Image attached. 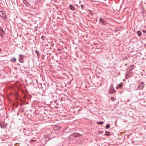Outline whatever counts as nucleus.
Returning <instances> with one entry per match:
<instances>
[{"label": "nucleus", "instance_id": "nucleus-14", "mask_svg": "<svg viewBox=\"0 0 146 146\" xmlns=\"http://www.w3.org/2000/svg\"><path fill=\"white\" fill-rule=\"evenodd\" d=\"M35 52L37 54V56L38 57V58H39V56L40 55V54H39V51H38V50H35Z\"/></svg>", "mask_w": 146, "mask_h": 146}, {"label": "nucleus", "instance_id": "nucleus-30", "mask_svg": "<svg viewBox=\"0 0 146 146\" xmlns=\"http://www.w3.org/2000/svg\"><path fill=\"white\" fill-rule=\"evenodd\" d=\"M34 141V140H31V141H32H32Z\"/></svg>", "mask_w": 146, "mask_h": 146}, {"label": "nucleus", "instance_id": "nucleus-11", "mask_svg": "<svg viewBox=\"0 0 146 146\" xmlns=\"http://www.w3.org/2000/svg\"><path fill=\"white\" fill-rule=\"evenodd\" d=\"M60 128V127L59 126H55L53 128L54 131H57L59 130Z\"/></svg>", "mask_w": 146, "mask_h": 146}, {"label": "nucleus", "instance_id": "nucleus-4", "mask_svg": "<svg viewBox=\"0 0 146 146\" xmlns=\"http://www.w3.org/2000/svg\"><path fill=\"white\" fill-rule=\"evenodd\" d=\"M72 136L74 137H78L81 136L80 135L77 133H74L71 134Z\"/></svg>", "mask_w": 146, "mask_h": 146}, {"label": "nucleus", "instance_id": "nucleus-33", "mask_svg": "<svg viewBox=\"0 0 146 146\" xmlns=\"http://www.w3.org/2000/svg\"><path fill=\"white\" fill-rule=\"evenodd\" d=\"M58 50H60V49H58Z\"/></svg>", "mask_w": 146, "mask_h": 146}, {"label": "nucleus", "instance_id": "nucleus-16", "mask_svg": "<svg viewBox=\"0 0 146 146\" xmlns=\"http://www.w3.org/2000/svg\"><path fill=\"white\" fill-rule=\"evenodd\" d=\"M110 125L109 124H108L106 125V129H108L110 127Z\"/></svg>", "mask_w": 146, "mask_h": 146}, {"label": "nucleus", "instance_id": "nucleus-5", "mask_svg": "<svg viewBox=\"0 0 146 146\" xmlns=\"http://www.w3.org/2000/svg\"><path fill=\"white\" fill-rule=\"evenodd\" d=\"M144 87V84L143 82H141L138 86V88L139 90L142 89Z\"/></svg>", "mask_w": 146, "mask_h": 146}, {"label": "nucleus", "instance_id": "nucleus-31", "mask_svg": "<svg viewBox=\"0 0 146 146\" xmlns=\"http://www.w3.org/2000/svg\"><path fill=\"white\" fill-rule=\"evenodd\" d=\"M1 49L0 48V52H1Z\"/></svg>", "mask_w": 146, "mask_h": 146}, {"label": "nucleus", "instance_id": "nucleus-17", "mask_svg": "<svg viewBox=\"0 0 146 146\" xmlns=\"http://www.w3.org/2000/svg\"><path fill=\"white\" fill-rule=\"evenodd\" d=\"M89 13L90 14L92 15H94V13L92 12L91 10H90L89 11Z\"/></svg>", "mask_w": 146, "mask_h": 146}, {"label": "nucleus", "instance_id": "nucleus-20", "mask_svg": "<svg viewBox=\"0 0 146 146\" xmlns=\"http://www.w3.org/2000/svg\"><path fill=\"white\" fill-rule=\"evenodd\" d=\"M103 132L102 131H98V133L100 134H102Z\"/></svg>", "mask_w": 146, "mask_h": 146}, {"label": "nucleus", "instance_id": "nucleus-19", "mask_svg": "<svg viewBox=\"0 0 146 146\" xmlns=\"http://www.w3.org/2000/svg\"><path fill=\"white\" fill-rule=\"evenodd\" d=\"M41 38L43 40H45V37L44 36H42L41 37Z\"/></svg>", "mask_w": 146, "mask_h": 146}, {"label": "nucleus", "instance_id": "nucleus-25", "mask_svg": "<svg viewBox=\"0 0 146 146\" xmlns=\"http://www.w3.org/2000/svg\"><path fill=\"white\" fill-rule=\"evenodd\" d=\"M142 32H143V33H146V31L145 30H143L142 31Z\"/></svg>", "mask_w": 146, "mask_h": 146}, {"label": "nucleus", "instance_id": "nucleus-15", "mask_svg": "<svg viewBox=\"0 0 146 146\" xmlns=\"http://www.w3.org/2000/svg\"><path fill=\"white\" fill-rule=\"evenodd\" d=\"M98 124L99 125H102L104 123V122L102 121H100L98 122Z\"/></svg>", "mask_w": 146, "mask_h": 146}, {"label": "nucleus", "instance_id": "nucleus-23", "mask_svg": "<svg viewBox=\"0 0 146 146\" xmlns=\"http://www.w3.org/2000/svg\"><path fill=\"white\" fill-rule=\"evenodd\" d=\"M0 35L1 37H3V36H4V34H3L2 33H0Z\"/></svg>", "mask_w": 146, "mask_h": 146}, {"label": "nucleus", "instance_id": "nucleus-32", "mask_svg": "<svg viewBox=\"0 0 146 146\" xmlns=\"http://www.w3.org/2000/svg\"><path fill=\"white\" fill-rule=\"evenodd\" d=\"M2 31H3V33H4V30H3V29H2Z\"/></svg>", "mask_w": 146, "mask_h": 146}, {"label": "nucleus", "instance_id": "nucleus-8", "mask_svg": "<svg viewBox=\"0 0 146 146\" xmlns=\"http://www.w3.org/2000/svg\"><path fill=\"white\" fill-rule=\"evenodd\" d=\"M134 65H131L130 66L127 68V72H130V71H131L133 68Z\"/></svg>", "mask_w": 146, "mask_h": 146}, {"label": "nucleus", "instance_id": "nucleus-22", "mask_svg": "<svg viewBox=\"0 0 146 146\" xmlns=\"http://www.w3.org/2000/svg\"><path fill=\"white\" fill-rule=\"evenodd\" d=\"M80 6H81V9H82V10H83V8L84 7V5H80Z\"/></svg>", "mask_w": 146, "mask_h": 146}, {"label": "nucleus", "instance_id": "nucleus-9", "mask_svg": "<svg viewBox=\"0 0 146 146\" xmlns=\"http://www.w3.org/2000/svg\"><path fill=\"white\" fill-rule=\"evenodd\" d=\"M69 7L70 9L72 11H75L76 10L75 8L72 5H70Z\"/></svg>", "mask_w": 146, "mask_h": 146}, {"label": "nucleus", "instance_id": "nucleus-24", "mask_svg": "<svg viewBox=\"0 0 146 146\" xmlns=\"http://www.w3.org/2000/svg\"><path fill=\"white\" fill-rule=\"evenodd\" d=\"M20 112V111H18V112H17V116H19V113Z\"/></svg>", "mask_w": 146, "mask_h": 146}, {"label": "nucleus", "instance_id": "nucleus-7", "mask_svg": "<svg viewBox=\"0 0 146 146\" xmlns=\"http://www.w3.org/2000/svg\"><path fill=\"white\" fill-rule=\"evenodd\" d=\"M0 16L3 18L5 19L6 16L5 13L2 11H0Z\"/></svg>", "mask_w": 146, "mask_h": 146}, {"label": "nucleus", "instance_id": "nucleus-28", "mask_svg": "<svg viewBox=\"0 0 146 146\" xmlns=\"http://www.w3.org/2000/svg\"><path fill=\"white\" fill-rule=\"evenodd\" d=\"M118 88H119L118 86H116V89H118Z\"/></svg>", "mask_w": 146, "mask_h": 146}, {"label": "nucleus", "instance_id": "nucleus-27", "mask_svg": "<svg viewBox=\"0 0 146 146\" xmlns=\"http://www.w3.org/2000/svg\"><path fill=\"white\" fill-rule=\"evenodd\" d=\"M41 1V0H37V1L38 2H40Z\"/></svg>", "mask_w": 146, "mask_h": 146}, {"label": "nucleus", "instance_id": "nucleus-18", "mask_svg": "<svg viewBox=\"0 0 146 146\" xmlns=\"http://www.w3.org/2000/svg\"><path fill=\"white\" fill-rule=\"evenodd\" d=\"M119 88H121L122 86V84L121 83L119 84L118 85Z\"/></svg>", "mask_w": 146, "mask_h": 146}, {"label": "nucleus", "instance_id": "nucleus-6", "mask_svg": "<svg viewBox=\"0 0 146 146\" xmlns=\"http://www.w3.org/2000/svg\"><path fill=\"white\" fill-rule=\"evenodd\" d=\"M115 92V90L112 87H111L109 90V93L111 94H113Z\"/></svg>", "mask_w": 146, "mask_h": 146}, {"label": "nucleus", "instance_id": "nucleus-26", "mask_svg": "<svg viewBox=\"0 0 146 146\" xmlns=\"http://www.w3.org/2000/svg\"><path fill=\"white\" fill-rule=\"evenodd\" d=\"M17 65H18V66H19L20 65V64L19 63H18L17 64Z\"/></svg>", "mask_w": 146, "mask_h": 146}, {"label": "nucleus", "instance_id": "nucleus-13", "mask_svg": "<svg viewBox=\"0 0 146 146\" xmlns=\"http://www.w3.org/2000/svg\"><path fill=\"white\" fill-rule=\"evenodd\" d=\"M138 36H140L141 35V33L140 31H138L137 32Z\"/></svg>", "mask_w": 146, "mask_h": 146}, {"label": "nucleus", "instance_id": "nucleus-29", "mask_svg": "<svg viewBox=\"0 0 146 146\" xmlns=\"http://www.w3.org/2000/svg\"><path fill=\"white\" fill-rule=\"evenodd\" d=\"M23 47V46H22L21 47H20L19 48H22Z\"/></svg>", "mask_w": 146, "mask_h": 146}, {"label": "nucleus", "instance_id": "nucleus-1", "mask_svg": "<svg viewBox=\"0 0 146 146\" xmlns=\"http://www.w3.org/2000/svg\"><path fill=\"white\" fill-rule=\"evenodd\" d=\"M24 56L22 54H19V61L21 63H24V60L23 57Z\"/></svg>", "mask_w": 146, "mask_h": 146}, {"label": "nucleus", "instance_id": "nucleus-10", "mask_svg": "<svg viewBox=\"0 0 146 146\" xmlns=\"http://www.w3.org/2000/svg\"><path fill=\"white\" fill-rule=\"evenodd\" d=\"M16 58L15 57H13L11 58L10 61L11 62H15L16 61Z\"/></svg>", "mask_w": 146, "mask_h": 146}, {"label": "nucleus", "instance_id": "nucleus-3", "mask_svg": "<svg viewBox=\"0 0 146 146\" xmlns=\"http://www.w3.org/2000/svg\"><path fill=\"white\" fill-rule=\"evenodd\" d=\"M7 126V124L4 122L0 123V126L2 128H6Z\"/></svg>", "mask_w": 146, "mask_h": 146}, {"label": "nucleus", "instance_id": "nucleus-2", "mask_svg": "<svg viewBox=\"0 0 146 146\" xmlns=\"http://www.w3.org/2000/svg\"><path fill=\"white\" fill-rule=\"evenodd\" d=\"M100 22L102 23V25L103 26H106L107 24V22L106 21L103 19L101 18L99 19Z\"/></svg>", "mask_w": 146, "mask_h": 146}, {"label": "nucleus", "instance_id": "nucleus-12", "mask_svg": "<svg viewBox=\"0 0 146 146\" xmlns=\"http://www.w3.org/2000/svg\"><path fill=\"white\" fill-rule=\"evenodd\" d=\"M111 135V134L110 132L108 131H106L105 132V134L104 135H106V136H110Z\"/></svg>", "mask_w": 146, "mask_h": 146}, {"label": "nucleus", "instance_id": "nucleus-34", "mask_svg": "<svg viewBox=\"0 0 146 146\" xmlns=\"http://www.w3.org/2000/svg\"><path fill=\"white\" fill-rule=\"evenodd\" d=\"M125 65H127V64H125Z\"/></svg>", "mask_w": 146, "mask_h": 146}, {"label": "nucleus", "instance_id": "nucleus-21", "mask_svg": "<svg viewBox=\"0 0 146 146\" xmlns=\"http://www.w3.org/2000/svg\"><path fill=\"white\" fill-rule=\"evenodd\" d=\"M111 100L113 101L115 100V98L113 97H111Z\"/></svg>", "mask_w": 146, "mask_h": 146}, {"label": "nucleus", "instance_id": "nucleus-35", "mask_svg": "<svg viewBox=\"0 0 146 146\" xmlns=\"http://www.w3.org/2000/svg\"><path fill=\"white\" fill-rule=\"evenodd\" d=\"M27 104H29V103H28L27 102Z\"/></svg>", "mask_w": 146, "mask_h": 146}]
</instances>
